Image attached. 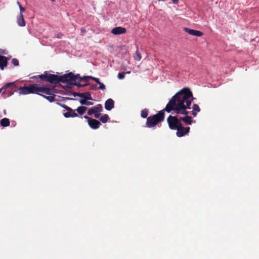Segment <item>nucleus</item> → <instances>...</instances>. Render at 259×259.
<instances>
[{"mask_svg": "<svg viewBox=\"0 0 259 259\" xmlns=\"http://www.w3.org/2000/svg\"><path fill=\"white\" fill-rule=\"evenodd\" d=\"M19 95L36 94L43 96L44 98L52 102L54 101V94L56 93L54 88L48 87H40L36 84H31L28 87L19 88L17 90Z\"/></svg>", "mask_w": 259, "mask_h": 259, "instance_id": "2", "label": "nucleus"}, {"mask_svg": "<svg viewBox=\"0 0 259 259\" xmlns=\"http://www.w3.org/2000/svg\"><path fill=\"white\" fill-rule=\"evenodd\" d=\"M17 4L19 6V8H20V10L21 12L22 13V12L25 11V9L21 6V5H20V4L19 2H17Z\"/></svg>", "mask_w": 259, "mask_h": 259, "instance_id": "27", "label": "nucleus"}, {"mask_svg": "<svg viewBox=\"0 0 259 259\" xmlns=\"http://www.w3.org/2000/svg\"><path fill=\"white\" fill-rule=\"evenodd\" d=\"M126 31V30L124 27H116L112 29L111 33L114 35H119L125 33Z\"/></svg>", "mask_w": 259, "mask_h": 259, "instance_id": "9", "label": "nucleus"}, {"mask_svg": "<svg viewBox=\"0 0 259 259\" xmlns=\"http://www.w3.org/2000/svg\"><path fill=\"white\" fill-rule=\"evenodd\" d=\"M2 89H0V93L2 92Z\"/></svg>", "mask_w": 259, "mask_h": 259, "instance_id": "33", "label": "nucleus"}, {"mask_svg": "<svg viewBox=\"0 0 259 259\" xmlns=\"http://www.w3.org/2000/svg\"><path fill=\"white\" fill-rule=\"evenodd\" d=\"M141 56L139 53H136L135 56V59L138 61L140 60L141 59Z\"/></svg>", "mask_w": 259, "mask_h": 259, "instance_id": "24", "label": "nucleus"}, {"mask_svg": "<svg viewBox=\"0 0 259 259\" xmlns=\"http://www.w3.org/2000/svg\"><path fill=\"white\" fill-rule=\"evenodd\" d=\"M82 79L83 78L80 77L78 74L74 75L72 73L64 74L61 76L46 73V80L51 83L61 81L69 84H75L77 85L78 87H81V85L79 83H77V82Z\"/></svg>", "mask_w": 259, "mask_h": 259, "instance_id": "3", "label": "nucleus"}, {"mask_svg": "<svg viewBox=\"0 0 259 259\" xmlns=\"http://www.w3.org/2000/svg\"><path fill=\"white\" fill-rule=\"evenodd\" d=\"M80 103L81 105H93V103L91 101H88L85 99H81L80 100Z\"/></svg>", "mask_w": 259, "mask_h": 259, "instance_id": "21", "label": "nucleus"}, {"mask_svg": "<svg viewBox=\"0 0 259 259\" xmlns=\"http://www.w3.org/2000/svg\"><path fill=\"white\" fill-rule=\"evenodd\" d=\"M100 119L102 122L105 123L109 119V116L107 114H104L100 117Z\"/></svg>", "mask_w": 259, "mask_h": 259, "instance_id": "22", "label": "nucleus"}, {"mask_svg": "<svg viewBox=\"0 0 259 259\" xmlns=\"http://www.w3.org/2000/svg\"><path fill=\"white\" fill-rule=\"evenodd\" d=\"M180 120V119L172 116H169L167 118L168 125L172 130H176L181 125Z\"/></svg>", "mask_w": 259, "mask_h": 259, "instance_id": "5", "label": "nucleus"}, {"mask_svg": "<svg viewBox=\"0 0 259 259\" xmlns=\"http://www.w3.org/2000/svg\"><path fill=\"white\" fill-rule=\"evenodd\" d=\"M7 65V59L6 57L0 56V67L3 70L4 67Z\"/></svg>", "mask_w": 259, "mask_h": 259, "instance_id": "15", "label": "nucleus"}, {"mask_svg": "<svg viewBox=\"0 0 259 259\" xmlns=\"http://www.w3.org/2000/svg\"><path fill=\"white\" fill-rule=\"evenodd\" d=\"M0 54H6L5 50H0Z\"/></svg>", "mask_w": 259, "mask_h": 259, "instance_id": "31", "label": "nucleus"}, {"mask_svg": "<svg viewBox=\"0 0 259 259\" xmlns=\"http://www.w3.org/2000/svg\"><path fill=\"white\" fill-rule=\"evenodd\" d=\"M114 107V101L111 99H108L105 103V108L107 110H111Z\"/></svg>", "mask_w": 259, "mask_h": 259, "instance_id": "12", "label": "nucleus"}, {"mask_svg": "<svg viewBox=\"0 0 259 259\" xmlns=\"http://www.w3.org/2000/svg\"><path fill=\"white\" fill-rule=\"evenodd\" d=\"M17 23L21 27H23L25 25V22L21 13L17 17Z\"/></svg>", "mask_w": 259, "mask_h": 259, "instance_id": "16", "label": "nucleus"}, {"mask_svg": "<svg viewBox=\"0 0 259 259\" xmlns=\"http://www.w3.org/2000/svg\"><path fill=\"white\" fill-rule=\"evenodd\" d=\"M200 108L197 104H194L192 107V114L195 117L197 113L200 112Z\"/></svg>", "mask_w": 259, "mask_h": 259, "instance_id": "17", "label": "nucleus"}, {"mask_svg": "<svg viewBox=\"0 0 259 259\" xmlns=\"http://www.w3.org/2000/svg\"><path fill=\"white\" fill-rule=\"evenodd\" d=\"M12 63L14 64V65L15 66H17L19 64V62H18V60L16 59H13L12 61Z\"/></svg>", "mask_w": 259, "mask_h": 259, "instance_id": "25", "label": "nucleus"}, {"mask_svg": "<svg viewBox=\"0 0 259 259\" xmlns=\"http://www.w3.org/2000/svg\"><path fill=\"white\" fill-rule=\"evenodd\" d=\"M13 87V88H17V85L16 84V82H8L7 83L3 88H2L1 89H2V91L4 90H5L7 88L9 87Z\"/></svg>", "mask_w": 259, "mask_h": 259, "instance_id": "18", "label": "nucleus"}, {"mask_svg": "<svg viewBox=\"0 0 259 259\" xmlns=\"http://www.w3.org/2000/svg\"><path fill=\"white\" fill-rule=\"evenodd\" d=\"M148 114V111L147 110H144L141 112V116L143 118L146 117Z\"/></svg>", "mask_w": 259, "mask_h": 259, "instance_id": "23", "label": "nucleus"}, {"mask_svg": "<svg viewBox=\"0 0 259 259\" xmlns=\"http://www.w3.org/2000/svg\"><path fill=\"white\" fill-rule=\"evenodd\" d=\"M64 115L65 117H73L77 116V115L74 110L69 108L68 111L64 113Z\"/></svg>", "mask_w": 259, "mask_h": 259, "instance_id": "14", "label": "nucleus"}, {"mask_svg": "<svg viewBox=\"0 0 259 259\" xmlns=\"http://www.w3.org/2000/svg\"><path fill=\"white\" fill-rule=\"evenodd\" d=\"M1 124L3 126L6 127L9 125L10 121L9 119L4 118L1 121Z\"/></svg>", "mask_w": 259, "mask_h": 259, "instance_id": "20", "label": "nucleus"}, {"mask_svg": "<svg viewBox=\"0 0 259 259\" xmlns=\"http://www.w3.org/2000/svg\"><path fill=\"white\" fill-rule=\"evenodd\" d=\"M185 31L188 34L196 36H201L203 35V33L200 31L191 29L188 28H185Z\"/></svg>", "mask_w": 259, "mask_h": 259, "instance_id": "10", "label": "nucleus"}, {"mask_svg": "<svg viewBox=\"0 0 259 259\" xmlns=\"http://www.w3.org/2000/svg\"><path fill=\"white\" fill-rule=\"evenodd\" d=\"M81 99H85L87 100H93L91 95L88 92L80 93L78 95Z\"/></svg>", "mask_w": 259, "mask_h": 259, "instance_id": "13", "label": "nucleus"}, {"mask_svg": "<svg viewBox=\"0 0 259 259\" xmlns=\"http://www.w3.org/2000/svg\"><path fill=\"white\" fill-rule=\"evenodd\" d=\"M88 124L93 129H97L99 128L101 124L99 121L94 119H90L88 122Z\"/></svg>", "mask_w": 259, "mask_h": 259, "instance_id": "11", "label": "nucleus"}, {"mask_svg": "<svg viewBox=\"0 0 259 259\" xmlns=\"http://www.w3.org/2000/svg\"><path fill=\"white\" fill-rule=\"evenodd\" d=\"M162 110L159 112L157 114L152 116H149L147 119L146 125L148 127H153L158 123L162 121L164 119V111Z\"/></svg>", "mask_w": 259, "mask_h": 259, "instance_id": "4", "label": "nucleus"}, {"mask_svg": "<svg viewBox=\"0 0 259 259\" xmlns=\"http://www.w3.org/2000/svg\"><path fill=\"white\" fill-rule=\"evenodd\" d=\"M177 130V136L179 137H181L189 133L190 131V127H184L181 125L178 128L176 129Z\"/></svg>", "mask_w": 259, "mask_h": 259, "instance_id": "6", "label": "nucleus"}, {"mask_svg": "<svg viewBox=\"0 0 259 259\" xmlns=\"http://www.w3.org/2000/svg\"><path fill=\"white\" fill-rule=\"evenodd\" d=\"M46 73H47L45 72V74L39 75V78L41 79H46Z\"/></svg>", "mask_w": 259, "mask_h": 259, "instance_id": "28", "label": "nucleus"}, {"mask_svg": "<svg viewBox=\"0 0 259 259\" xmlns=\"http://www.w3.org/2000/svg\"><path fill=\"white\" fill-rule=\"evenodd\" d=\"M87 110V107L84 106H80L77 108L76 111L79 114L82 115Z\"/></svg>", "mask_w": 259, "mask_h": 259, "instance_id": "19", "label": "nucleus"}, {"mask_svg": "<svg viewBox=\"0 0 259 259\" xmlns=\"http://www.w3.org/2000/svg\"><path fill=\"white\" fill-rule=\"evenodd\" d=\"M83 78H84V79L85 80H87V78H91L93 80H94V81H95L99 85V87L98 88V89H100L102 91H104L106 89L105 85L103 83L100 82L99 80V79L98 78L94 77L91 76H84Z\"/></svg>", "mask_w": 259, "mask_h": 259, "instance_id": "7", "label": "nucleus"}, {"mask_svg": "<svg viewBox=\"0 0 259 259\" xmlns=\"http://www.w3.org/2000/svg\"><path fill=\"white\" fill-rule=\"evenodd\" d=\"M124 74L123 73H118V78L119 79H122L124 78Z\"/></svg>", "mask_w": 259, "mask_h": 259, "instance_id": "26", "label": "nucleus"}, {"mask_svg": "<svg viewBox=\"0 0 259 259\" xmlns=\"http://www.w3.org/2000/svg\"><path fill=\"white\" fill-rule=\"evenodd\" d=\"M102 110V106L100 104H98L93 108L89 109L88 111V114L89 115H91L94 113H96V112H100Z\"/></svg>", "mask_w": 259, "mask_h": 259, "instance_id": "8", "label": "nucleus"}, {"mask_svg": "<svg viewBox=\"0 0 259 259\" xmlns=\"http://www.w3.org/2000/svg\"><path fill=\"white\" fill-rule=\"evenodd\" d=\"M193 100L192 92L189 89L184 88L178 92L170 99L165 108V111L171 112L172 114H177L184 115L180 117V120L186 124L190 125L193 121L191 116L188 115L191 109V105Z\"/></svg>", "mask_w": 259, "mask_h": 259, "instance_id": "1", "label": "nucleus"}, {"mask_svg": "<svg viewBox=\"0 0 259 259\" xmlns=\"http://www.w3.org/2000/svg\"><path fill=\"white\" fill-rule=\"evenodd\" d=\"M84 117L88 120V122L89 121L90 119H92L88 116H84Z\"/></svg>", "mask_w": 259, "mask_h": 259, "instance_id": "30", "label": "nucleus"}, {"mask_svg": "<svg viewBox=\"0 0 259 259\" xmlns=\"http://www.w3.org/2000/svg\"><path fill=\"white\" fill-rule=\"evenodd\" d=\"M99 113L100 112H96V113H94L95 118H98L99 117L100 115Z\"/></svg>", "mask_w": 259, "mask_h": 259, "instance_id": "29", "label": "nucleus"}, {"mask_svg": "<svg viewBox=\"0 0 259 259\" xmlns=\"http://www.w3.org/2000/svg\"><path fill=\"white\" fill-rule=\"evenodd\" d=\"M172 2H173L174 3H177V2H178V1H179V0H172Z\"/></svg>", "mask_w": 259, "mask_h": 259, "instance_id": "32", "label": "nucleus"}]
</instances>
